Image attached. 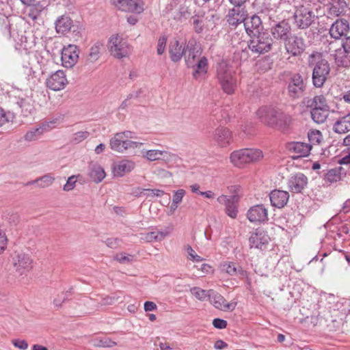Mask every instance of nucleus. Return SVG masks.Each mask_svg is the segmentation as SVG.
I'll return each instance as SVG.
<instances>
[{
	"label": "nucleus",
	"mask_w": 350,
	"mask_h": 350,
	"mask_svg": "<svg viewBox=\"0 0 350 350\" xmlns=\"http://www.w3.org/2000/svg\"><path fill=\"white\" fill-rule=\"evenodd\" d=\"M259 120L271 128L284 131L291 122V117L271 106H262L256 111Z\"/></svg>",
	"instance_id": "obj_1"
},
{
	"label": "nucleus",
	"mask_w": 350,
	"mask_h": 350,
	"mask_svg": "<svg viewBox=\"0 0 350 350\" xmlns=\"http://www.w3.org/2000/svg\"><path fill=\"white\" fill-rule=\"evenodd\" d=\"M308 66L312 68V80L316 88H321L330 72L329 64L321 53L313 52L308 56Z\"/></svg>",
	"instance_id": "obj_2"
},
{
	"label": "nucleus",
	"mask_w": 350,
	"mask_h": 350,
	"mask_svg": "<svg viewBox=\"0 0 350 350\" xmlns=\"http://www.w3.org/2000/svg\"><path fill=\"white\" fill-rule=\"evenodd\" d=\"M217 79L222 90L228 94L234 93L237 88V79L233 70L225 62L217 67Z\"/></svg>",
	"instance_id": "obj_3"
},
{
	"label": "nucleus",
	"mask_w": 350,
	"mask_h": 350,
	"mask_svg": "<svg viewBox=\"0 0 350 350\" xmlns=\"http://www.w3.org/2000/svg\"><path fill=\"white\" fill-rule=\"evenodd\" d=\"M262 157V152L259 149L243 148L233 151L230 159L235 167L242 168L247 164L259 161Z\"/></svg>",
	"instance_id": "obj_4"
},
{
	"label": "nucleus",
	"mask_w": 350,
	"mask_h": 350,
	"mask_svg": "<svg viewBox=\"0 0 350 350\" xmlns=\"http://www.w3.org/2000/svg\"><path fill=\"white\" fill-rule=\"evenodd\" d=\"M325 52L333 56L336 64L339 67L350 66V53L339 46L336 41H330L327 38L323 40Z\"/></svg>",
	"instance_id": "obj_5"
},
{
	"label": "nucleus",
	"mask_w": 350,
	"mask_h": 350,
	"mask_svg": "<svg viewBox=\"0 0 350 350\" xmlns=\"http://www.w3.org/2000/svg\"><path fill=\"white\" fill-rule=\"evenodd\" d=\"M247 42L248 49L254 53L263 54L271 51L273 39L267 32L251 36Z\"/></svg>",
	"instance_id": "obj_6"
},
{
	"label": "nucleus",
	"mask_w": 350,
	"mask_h": 350,
	"mask_svg": "<svg viewBox=\"0 0 350 350\" xmlns=\"http://www.w3.org/2000/svg\"><path fill=\"white\" fill-rule=\"evenodd\" d=\"M108 48L111 54L118 59L126 57L131 53L129 44L119 35L112 36L109 38Z\"/></svg>",
	"instance_id": "obj_7"
},
{
	"label": "nucleus",
	"mask_w": 350,
	"mask_h": 350,
	"mask_svg": "<svg viewBox=\"0 0 350 350\" xmlns=\"http://www.w3.org/2000/svg\"><path fill=\"white\" fill-rule=\"evenodd\" d=\"M306 83L299 73L291 76L287 85L288 96L292 98H300L306 90Z\"/></svg>",
	"instance_id": "obj_8"
},
{
	"label": "nucleus",
	"mask_w": 350,
	"mask_h": 350,
	"mask_svg": "<svg viewBox=\"0 0 350 350\" xmlns=\"http://www.w3.org/2000/svg\"><path fill=\"white\" fill-rule=\"evenodd\" d=\"M349 23L345 18L336 19L329 29V36L333 41L338 42L339 40L345 38L349 31Z\"/></svg>",
	"instance_id": "obj_9"
},
{
	"label": "nucleus",
	"mask_w": 350,
	"mask_h": 350,
	"mask_svg": "<svg viewBox=\"0 0 350 350\" xmlns=\"http://www.w3.org/2000/svg\"><path fill=\"white\" fill-rule=\"evenodd\" d=\"M55 29L58 33L66 34L70 31L75 33L77 38L81 36L79 27L73 25L72 19L66 15H62L57 18L55 23Z\"/></svg>",
	"instance_id": "obj_10"
},
{
	"label": "nucleus",
	"mask_w": 350,
	"mask_h": 350,
	"mask_svg": "<svg viewBox=\"0 0 350 350\" xmlns=\"http://www.w3.org/2000/svg\"><path fill=\"white\" fill-rule=\"evenodd\" d=\"M284 47L286 52L292 56L297 57L303 53L306 49L303 38L297 36H291L285 42Z\"/></svg>",
	"instance_id": "obj_11"
},
{
	"label": "nucleus",
	"mask_w": 350,
	"mask_h": 350,
	"mask_svg": "<svg viewBox=\"0 0 350 350\" xmlns=\"http://www.w3.org/2000/svg\"><path fill=\"white\" fill-rule=\"evenodd\" d=\"M247 218L252 223H265L268 220V209L262 204L252 206L247 212Z\"/></svg>",
	"instance_id": "obj_12"
},
{
	"label": "nucleus",
	"mask_w": 350,
	"mask_h": 350,
	"mask_svg": "<svg viewBox=\"0 0 350 350\" xmlns=\"http://www.w3.org/2000/svg\"><path fill=\"white\" fill-rule=\"evenodd\" d=\"M142 144V143L137 142L125 141L122 135H120L119 133H116L109 142L110 148L118 152H123L129 148H137Z\"/></svg>",
	"instance_id": "obj_13"
},
{
	"label": "nucleus",
	"mask_w": 350,
	"mask_h": 350,
	"mask_svg": "<svg viewBox=\"0 0 350 350\" xmlns=\"http://www.w3.org/2000/svg\"><path fill=\"white\" fill-rule=\"evenodd\" d=\"M79 50L76 45L69 44L63 48L61 59L63 66L66 68L73 67L79 59Z\"/></svg>",
	"instance_id": "obj_14"
},
{
	"label": "nucleus",
	"mask_w": 350,
	"mask_h": 350,
	"mask_svg": "<svg viewBox=\"0 0 350 350\" xmlns=\"http://www.w3.org/2000/svg\"><path fill=\"white\" fill-rule=\"evenodd\" d=\"M314 15L308 8L301 6L294 14L295 22L299 29L308 28L313 22Z\"/></svg>",
	"instance_id": "obj_15"
},
{
	"label": "nucleus",
	"mask_w": 350,
	"mask_h": 350,
	"mask_svg": "<svg viewBox=\"0 0 350 350\" xmlns=\"http://www.w3.org/2000/svg\"><path fill=\"white\" fill-rule=\"evenodd\" d=\"M67 83L68 80L65 72L62 70H58L52 73L46 81V86L53 91L63 90Z\"/></svg>",
	"instance_id": "obj_16"
},
{
	"label": "nucleus",
	"mask_w": 350,
	"mask_h": 350,
	"mask_svg": "<svg viewBox=\"0 0 350 350\" xmlns=\"http://www.w3.org/2000/svg\"><path fill=\"white\" fill-rule=\"evenodd\" d=\"M202 53L201 45L196 40H189L185 49V62L188 67L194 68L195 60Z\"/></svg>",
	"instance_id": "obj_17"
},
{
	"label": "nucleus",
	"mask_w": 350,
	"mask_h": 350,
	"mask_svg": "<svg viewBox=\"0 0 350 350\" xmlns=\"http://www.w3.org/2000/svg\"><path fill=\"white\" fill-rule=\"evenodd\" d=\"M114 5L123 12L142 13L144 6L142 0H112Z\"/></svg>",
	"instance_id": "obj_18"
},
{
	"label": "nucleus",
	"mask_w": 350,
	"mask_h": 350,
	"mask_svg": "<svg viewBox=\"0 0 350 350\" xmlns=\"http://www.w3.org/2000/svg\"><path fill=\"white\" fill-rule=\"evenodd\" d=\"M247 10L241 6H234L230 9L226 15V21L230 26L236 27L245 21Z\"/></svg>",
	"instance_id": "obj_19"
},
{
	"label": "nucleus",
	"mask_w": 350,
	"mask_h": 350,
	"mask_svg": "<svg viewBox=\"0 0 350 350\" xmlns=\"http://www.w3.org/2000/svg\"><path fill=\"white\" fill-rule=\"evenodd\" d=\"M12 263L16 271L20 275L29 271L32 267V260L29 255L24 253L16 254L12 258Z\"/></svg>",
	"instance_id": "obj_20"
},
{
	"label": "nucleus",
	"mask_w": 350,
	"mask_h": 350,
	"mask_svg": "<svg viewBox=\"0 0 350 350\" xmlns=\"http://www.w3.org/2000/svg\"><path fill=\"white\" fill-rule=\"evenodd\" d=\"M291 27L290 24L283 20L273 25L271 28L272 36L278 40L285 42L291 36Z\"/></svg>",
	"instance_id": "obj_21"
},
{
	"label": "nucleus",
	"mask_w": 350,
	"mask_h": 350,
	"mask_svg": "<svg viewBox=\"0 0 350 350\" xmlns=\"http://www.w3.org/2000/svg\"><path fill=\"white\" fill-rule=\"evenodd\" d=\"M308 178L302 173L292 174L288 180L289 190L295 193H299L306 187Z\"/></svg>",
	"instance_id": "obj_22"
},
{
	"label": "nucleus",
	"mask_w": 350,
	"mask_h": 350,
	"mask_svg": "<svg viewBox=\"0 0 350 350\" xmlns=\"http://www.w3.org/2000/svg\"><path fill=\"white\" fill-rule=\"evenodd\" d=\"M243 23L245 31L250 36L263 32L261 31L263 29L262 21L260 18L256 14L252 16L250 18L246 17Z\"/></svg>",
	"instance_id": "obj_23"
},
{
	"label": "nucleus",
	"mask_w": 350,
	"mask_h": 350,
	"mask_svg": "<svg viewBox=\"0 0 350 350\" xmlns=\"http://www.w3.org/2000/svg\"><path fill=\"white\" fill-rule=\"evenodd\" d=\"M287 148L291 152L295 154L293 157L295 159L307 157L310 154L312 145L301 142H292L288 144Z\"/></svg>",
	"instance_id": "obj_24"
},
{
	"label": "nucleus",
	"mask_w": 350,
	"mask_h": 350,
	"mask_svg": "<svg viewBox=\"0 0 350 350\" xmlns=\"http://www.w3.org/2000/svg\"><path fill=\"white\" fill-rule=\"evenodd\" d=\"M327 6V14L330 17H338L345 14L348 4L345 0H330Z\"/></svg>",
	"instance_id": "obj_25"
},
{
	"label": "nucleus",
	"mask_w": 350,
	"mask_h": 350,
	"mask_svg": "<svg viewBox=\"0 0 350 350\" xmlns=\"http://www.w3.org/2000/svg\"><path fill=\"white\" fill-rule=\"evenodd\" d=\"M48 5L49 1L47 0H43L31 5L28 8L27 16L35 23H42L41 14Z\"/></svg>",
	"instance_id": "obj_26"
},
{
	"label": "nucleus",
	"mask_w": 350,
	"mask_h": 350,
	"mask_svg": "<svg viewBox=\"0 0 350 350\" xmlns=\"http://www.w3.org/2000/svg\"><path fill=\"white\" fill-rule=\"evenodd\" d=\"M232 139L231 131L224 127H218L213 133V139L221 147L228 146Z\"/></svg>",
	"instance_id": "obj_27"
},
{
	"label": "nucleus",
	"mask_w": 350,
	"mask_h": 350,
	"mask_svg": "<svg viewBox=\"0 0 350 350\" xmlns=\"http://www.w3.org/2000/svg\"><path fill=\"white\" fill-rule=\"evenodd\" d=\"M289 193L287 191L275 189L269 194V200L273 206L281 208L288 202Z\"/></svg>",
	"instance_id": "obj_28"
},
{
	"label": "nucleus",
	"mask_w": 350,
	"mask_h": 350,
	"mask_svg": "<svg viewBox=\"0 0 350 350\" xmlns=\"http://www.w3.org/2000/svg\"><path fill=\"white\" fill-rule=\"evenodd\" d=\"M54 124V122H44L38 127L29 130L25 135V139L28 142L37 139L44 132L50 131L53 127Z\"/></svg>",
	"instance_id": "obj_29"
},
{
	"label": "nucleus",
	"mask_w": 350,
	"mask_h": 350,
	"mask_svg": "<svg viewBox=\"0 0 350 350\" xmlns=\"http://www.w3.org/2000/svg\"><path fill=\"white\" fill-rule=\"evenodd\" d=\"M186 47L177 40H172L169 44L170 59L174 62H179L185 53Z\"/></svg>",
	"instance_id": "obj_30"
},
{
	"label": "nucleus",
	"mask_w": 350,
	"mask_h": 350,
	"mask_svg": "<svg viewBox=\"0 0 350 350\" xmlns=\"http://www.w3.org/2000/svg\"><path fill=\"white\" fill-rule=\"evenodd\" d=\"M249 243L251 248L254 247L262 250L269 243V237L264 232L258 231L250 236Z\"/></svg>",
	"instance_id": "obj_31"
},
{
	"label": "nucleus",
	"mask_w": 350,
	"mask_h": 350,
	"mask_svg": "<svg viewBox=\"0 0 350 350\" xmlns=\"http://www.w3.org/2000/svg\"><path fill=\"white\" fill-rule=\"evenodd\" d=\"M135 164L130 160H122L114 165L113 174L116 176L122 177L125 174L131 172Z\"/></svg>",
	"instance_id": "obj_32"
},
{
	"label": "nucleus",
	"mask_w": 350,
	"mask_h": 350,
	"mask_svg": "<svg viewBox=\"0 0 350 350\" xmlns=\"http://www.w3.org/2000/svg\"><path fill=\"white\" fill-rule=\"evenodd\" d=\"M33 100L30 96L25 98H18L16 105L21 109V113L24 116H28L32 114L35 110Z\"/></svg>",
	"instance_id": "obj_33"
},
{
	"label": "nucleus",
	"mask_w": 350,
	"mask_h": 350,
	"mask_svg": "<svg viewBox=\"0 0 350 350\" xmlns=\"http://www.w3.org/2000/svg\"><path fill=\"white\" fill-rule=\"evenodd\" d=\"M221 271L228 273L230 275H239L245 276L246 271L240 266L234 262H224L220 265Z\"/></svg>",
	"instance_id": "obj_34"
},
{
	"label": "nucleus",
	"mask_w": 350,
	"mask_h": 350,
	"mask_svg": "<svg viewBox=\"0 0 350 350\" xmlns=\"http://www.w3.org/2000/svg\"><path fill=\"white\" fill-rule=\"evenodd\" d=\"M306 106L311 109H329L326 99L323 95L316 96L313 98L308 99L306 101Z\"/></svg>",
	"instance_id": "obj_35"
},
{
	"label": "nucleus",
	"mask_w": 350,
	"mask_h": 350,
	"mask_svg": "<svg viewBox=\"0 0 350 350\" xmlns=\"http://www.w3.org/2000/svg\"><path fill=\"white\" fill-rule=\"evenodd\" d=\"M334 131L338 133H345L350 131V113L338 120L334 124Z\"/></svg>",
	"instance_id": "obj_36"
},
{
	"label": "nucleus",
	"mask_w": 350,
	"mask_h": 350,
	"mask_svg": "<svg viewBox=\"0 0 350 350\" xmlns=\"http://www.w3.org/2000/svg\"><path fill=\"white\" fill-rule=\"evenodd\" d=\"M103 46L101 42H96L90 49V53L87 56L86 64H93L96 62L100 57V50Z\"/></svg>",
	"instance_id": "obj_37"
},
{
	"label": "nucleus",
	"mask_w": 350,
	"mask_h": 350,
	"mask_svg": "<svg viewBox=\"0 0 350 350\" xmlns=\"http://www.w3.org/2000/svg\"><path fill=\"white\" fill-rule=\"evenodd\" d=\"M194 67H196V69L193 72V76L196 79H198L205 75L208 68V60L206 57H201L198 63L195 64Z\"/></svg>",
	"instance_id": "obj_38"
},
{
	"label": "nucleus",
	"mask_w": 350,
	"mask_h": 350,
	"mask_svg": "<svg viewBox=\"0 0 350 350\" xmlns=\"http://www.w3.org/2000/svg\"><path fill=\"white\" fill-rule=\"evenodd\" d=\"M329 112V109H313L310 111L311 118L314 122L322 124L326 120Z\"/></svg>",
	"instance_id": "obj_39"
},
{
	"label": "nucleus",
	"mask_w": 350,
	"mask_h": 350,
	"mask_svg": "<svg viewBox=\"0 0 350 350\" xmlns=\"http://www.w3.org/2000/svg\"><path fill=\"white\" fill-rule=\"evenodd\" d=\"M168 234L167 231H152L144 234L142 237V239L146 242L150 243L157 241L163 240Z\"/></svg>",
	"instance_id": "obj_40"
},
{
	"label": "nucleus",
	"mask_w": 350,
	"mask_h": 350,
	"mask_svg": "<svg viewBox=\"0 0 350 350\" xmlns=\"http://www.w3.org/2000/svg\"><path fill=\"white\" fill-rule=\"evenodd\" d=\"M208 299L215 308L222 310V308H224L226 302V299L223 296L212 290Z\"/></svg>",
	"instance_id": "obj_41"
},
{
	"label": "nucleus",
	"mask_w": 350,
	"mask_h": 350,
	"mask_svg": "<svg viewBox=\"0 0 350 350\" xmlns=\"http://www.w3.org/2000/svg\"><path fill=\"white\" fill-rule=\"evenodd\" d=\"M105 172L100 165H93L90 172L92 180L95 183L101 182L105 177Z\"/></svg>",
	"instance_id": "obj_42"
},
{
	"label": "nucleus",
	"mask_w": 350,
	"mask_h": 350,
	"mask_svg": "<svg viewBox=\"0 0 350 350\" xmlns=\"http://www.w3.org/2000/svg\"><path fill=\"white\" fill-rule=\"evenodd\" d=\"M238 199L236 196H232V200L226 206V213L231 218H236L238 213L237 203Z\"/></svg>",
	"instance_id": "obj_43"
},
{
	"label": "nucleus",
	"mask_w": 350,
	"mask_h": 350,
	"mask_svg": "<svg viewBox=\"0 0 350 350\" xmlns=\"http://www.w3.org/2000/svg\"><path fill=\"white\" fill-rule=\"evenodd\" d=\"M212 290H204L199 287H193L190 291L191 294L198 300L204 301L209 297Z\"/></svg>",
	"instance_id": "obj_44"
},
{
	"label": "nucleus",
	"mask_w": 350,
	"mask_h": 350,
	"mask_svg": "<svg viewBox=\"0 0 350 350\" xmlns=\"http://www.w3.org/2000/svg\"><path fill=\"white\" fill-rule=\"evenodd\" d=\"M54 178L49 175H44L35 180L29 182L27 185L37 183L40 187H47L52 185Z\"/></svg>",
	"instance_id": "obj_45"
},
{
	"label": "nucleus",
	"mask_w": 350,
	"mask_h": 350,
	"mask_svg": "<svg viewBox=\"0 0 350 350\" xmlns=\"http://www.w3.org/2000/svg\"><path fill=\"white\" fill-rule=\"evenodd\" d=\"M92 342L94 346L100 347H111L116 345L115 342L107 337L96 338Z\"/></svg>",
	"instance_id": "obj_46"
},
{
	"label": "nucleus",
	"mask_w": 350,
	"mask_h": 350,
	"mask_svg": "<svg viewBox=\"0 0 350 350\" xmlns=\"http://www.w3.org/2000/svg\"><path fill=\"white\" fill-rule=\"evenodd\" d=\"M169 165H172L177 163L179 160V157L177 154L170 152L168 151H163L161 159Z\"/></svg>",
	"instance_id": "obj_47"
},
{
	"label": "nucleus",
	"mask_w": 350,
	"mask_h": 350,
	"mask_svg": "<svg viewBox=\"0 0 350 350\" xmlns=\"http://www.w3.org/2000/svg\"><path fill=\"white\" fill-rule=\"evenodd\" d=\"M191 19H192V23L193 25L194 31L197 33H202L204 29L203 16H200L199 15H194L192 16Z\"/></svg>",
	"instance_id": "obj_48"
},
{
	"label": "nucleus",
	"mask_w": 350,
	"mask_h": 350,
	"mask_svg": "<svg viewBox=\"0 0 350 350\" xmlns=\"http://www.w3.org/2000/svg\"><path fill=\"white\" fill-rule=\"evenodd\" d=\"M310 142L313 144H319L322 140V134L318 130H310L308 133Z\"/></svg>",
	"instance_id": "obj_49"
},
{
	"label": "nucleus",
	"mask_w": 350,
	"mask_h": 350,
	"mask_svg": "<svg viewBox=\"0 0 350 350\" xmlns=\"http://www.w3.org/2000/svg\"><path fill=\"white\" fill-rule=\"evenodd\" d=\"M163 150H149L146 152L144 157H146L148 161H154L161 160L162 157Z\"/></svg>",
	"instance_id": "obj_50"
},
{
	"label": "nucleus",
	"mask_w": 350,
	"mask_h": 350,
	"mask_svg": "<svg viewBox=\"0 0 350 350\" xmlns=\"http://www.w3.org/2000/svg\"><path fill=\"white\" fill-rule=\"evenodd\" d=\"M340 178V172L336 169H331L325 174V180L329 183L337 182Z\"/></svg>",
	"instance_id": "obj_51"
},
{
	"label": "nucleus",
	"mask_w": 350,
	"mask_h": 350,
	"mask_svg": "<svg viewBox=\"0 0 350 350\" xmlns=\"http://www.w3.org/2000/svg\"><path fill=\"white\" fill-rule=\"evenodd\" d=\"M190 12H189L188 8L184 5H180L174 16V18L176 21H181L183 18H188Z\"/></svg>",
	"instance_id": "obj_52"
},
{
	"label": "nucleus",
	"mask_w": 350,
	"mask_h": 350,
	"mask_svg": "<svg viewBox=\"0 0 350 350\" xmlns=\"http://www.w3.org/2000/svg\"><path fill=\"white\" fill-rule=\"evenodd\" d=\"M185 250L187 252L188 256L187 258L194 262H201L202 261L203 258L196 254L195 251L193 250L191 245H187L185 246Z\"/></svg>",
	"instance_id": "obj_53"
},
{
	"label": "nucleus",
	"mask_w": 350,
	"mask_h": 350,
	"mask_svg": "<svg viewBox=\"0 0 350 350\" xmlns=\"http://www.w3.org/2000/svg\"><path fill=\"white\" fill-rule=\"evenodd\" d=\"M90 135L89 132L85 131H78L75 133L72 138V141L75 144H79L87 139Z\"/></svg>",
	"instance_id": "obj_54"
},
{
	"label": "nucleus",
	"mask_w": 350,
	"mask_h": 350,
	"mask_svg": "<svg viewBox=\"0 0 350 350\" xmlns=\"http://www.w3.org/2000/svg\"><path fill=\"white\" fill-rule=\"evenodd\" d=\"M167 42V38L165 36H161L159 38L157 47V53L159 55H161L165 50Z\"/></svg>",
	"instance_id": "obj_55"
},
{
	"label": "nucleus",
	"mask_w": 350,
	"mask_h": 350,
	"mask_svg": "<svg viewBox=\"0 0 350 350\" xmlns=\"http://www.w3.org/2000/svg\"><path fill=\"white\" fill-rule=\"evenodd\" d=\"M77 182V177L75 176H70L66 183L64 185L63 189L66 191H69L72 190L75 187Z\"/></svg>",
	"instance_id": "obj_56"
},
{
	"label": "nucleus",
	"mask_w": 350,
	"mask_h": 350,
	"mask_svg": "<svg viewBox=\"0 0 350 350\" xmlns=\"http://www.w3.org/2000/svg\"><path fill=\"white\" fill-rule=\"evenodd\" d=\"M70 295V291H66L65 293H62L61 295H59L57 298L54 299V304L57 306L60 307L62 304L68 299V297Z\"/></svg>",
	"instance_id": "obj_57"
},
{
	"label": "nucleus",
	"mask_w": 350,
	"mask_h": 350,
	"mask_svg": "<svg viewBox=\"0 0 350 350\" xmlns=\"http://www.w3.org/2000/svg\"><path fill=\"white\" fill-rule=\"evenodd\" d=\"M115 259L120 263L125 264L132 260V256L125 253H120L116 255Z\"/></svg>",
	"instance_id": "obj_58"
},
{
	"label": "nucleus",
	"mask_w": 350,
	"mask_h": 350,
	"mask_svg": "<svg viewBox=\"0 0 350 350\" xmlns=\"http://www.w3.org/2000/svg\"><path fill=\"white\" fill-rule=\"evenodd\" d=\"M185 195V191L184 189H178L174 193L172 201L175 204H179L181 202Z\"/></svg>",
	"instance_id": "obj_59"
},
{
	"label": "nucleus",
	"mask_w": 350,
	"mask_h": 350,
	"mask_svg": "<svg viewBox=\"0 0 350 350\" xmlns=\"http://www.w3.org/2000/svg\"><path fill=\"white\" fill-rule=\"evenodd\" d=\"M213 326L217 329H224L227 327V321L226 320L216 318L214 319L213 321Z\"/></svg>",
	"instance_id": "obj_60"
},
{
	"label": "nucleus",
	"mask_w": 350,
	"mask_h": 350,
	"mask_svg": "<svg viewBox=\"0 0 350 350\" xmlns=\"http://www.w3.org/2000/svg\"><path fill=\"white\" fill-rule=\"evenodd\" d=\"M12 344L15 347L21 350H25L28 348V343L25 340H13Z\"/></svg>",
	"instance_id": "obj_61"
},
{
	"label": "nucleus",
	"mask_w": 350,
	"mask_h": 350,
	"mask_svg": "<svg viewBox=\"0 0 350 350\" xmlns=\"http://www.w3.org/2000/svg\"><path fill=\"white\" fill-rule=\"evenodd\" d=\"M339 46L350 53V36L343 38Z\"/></svg>",
	"instance_id": "obj_62"
},
{
	"label": "nucleus",
	"mask_w": 350,
	"mask_h": 350,
	"mask_svg": "<svg viewBox=\"0 0 350 350\" xmlns=\"http://www.w3.org/2000/svg\"><path fill=\"white\" fill-rule=\"evenodd\" d=\"M119 239L115 238H108L105 241L106 245L110 248H116L119 245Z\"/></svg>",
	"instance_id": "obj_63"
},
{
	"label": "nucleus",
	"mask_w": 350,
	"mask_h": 350,
	"mask_svg": "<svg viewBox=\"0 0 350 350\" xmlns=\"http://www.w3.org/2000/svg\"><path fill=\"white\" fill-rule=\"evenodd\" d=\"M7 245V238L3 232L0 230V254L5 250Z\"/></svg>",
	"instance_id": "obj_64"
}]
</instances>
